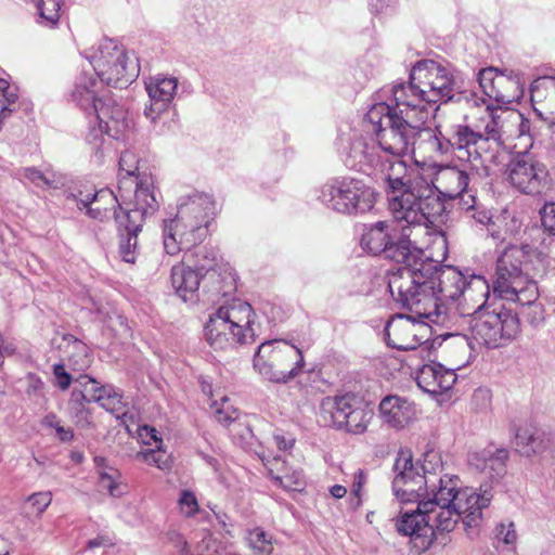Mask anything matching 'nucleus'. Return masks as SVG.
Here are the masks:
<instances>
[{"label":"nucleus","mask_w":555,"mask_h":555,"mask_svg":"<svg viewBox=\"0 0 555 555\" xmlns=\"http://www.w3.org/2000/svg\"><path fill=\"white\" fill-rule=\"evenodd\" d=\"M392 472L396 499L417 504L415 509L401 511L396 520L397 531L410 537L417 553L427 551L434 541L446 545L460 518L466 531L477 528L493 498L488 487H481V493L460 488L457 476L443 474L441 456L434 450L424 453L422 463H414L410 451H400Z\"/></svg>","instance_id":"f257e3e1"},{"label":"nucleus","mask_w":555,"mask_h":555,"mask_svg":"<svg viewBox=\"0 0 555 555\" xmlns=\"http://www.w3.org/2000/svg\"><path fill=\"white\" fill-rule=\"evenodd\" d=\"M403 156L385 153L374 141L360 137L350 145L347 165L386 183L393 218L408 224L433 223L443 204L426 179L412 176Z\"/></svg>","instance_id":"f03ea898"},{"label":"nucleus","mask_w":555,"mask_h":555,"mask_svg":"<svg viewBox=\"0 0 555 555\" xmlns=\"http://www.w3.org/2000/svg\"><path fill=\"white\" fill-rule=\"evenodd\" d=\"M393 300L427 321L442 324L447 320V301H455L462 296L472 297L478 293V299L487 294V281L480 275H470L467 280L454 267L438 266L434 261H424L411 267H398L388 281Z\"/></svg>","instance_id":"7ed1b4c3"},{"label":"nucleus","mask_w":555,"mask_h":555,"mask_svg":"<svg viewBox=\"0 0 555 555\" xmlns=\"http://www.w3.org/2000/svg\"><path fill=\"white\" fill-rule=\"evenodd\" d=\"M397 99L406 109L405 115L416 120L429 118L431 106L438 101L464 100L477 104L472 93L455 92L453 75L441 64L433 60L418 61L411 69L408 82L398 83Z\"/></svg>","instance_id":"20e7f679"},{"label":"nucleus","mask_w":555,"mask_h":555,"mask_svg":"<svg viewBox=\"0 0 555 555\" xmlns=\"http://www.w3.org/2000/svg\"><path fill=\"white\" fill-rule=\"evenodd\" d=\"M216 216V202L210 194L193 191L181 195L173 218L164 220L163 244L168 255L191 249L207 236Z\"/></svg>","instance_id":"39448f33"},{"label":"nucleus","mask_w":555,"mask_h":555,"mask_svg":"<svg viewBox=\"0 0 555 555\" xmlns=\"http://www.w3.org/2000/svg\"><path fill=\"white\" fill-rule=\"evenodd\" d=\"M400 118H402L400 116ZM428 118L400 119L399 126L384 133V146L393 155L412 154L423 163L436 162L449 152L456 154V125L424 127Z\"/></svg>","instance_id":"423d86ee"},{"label":"nucleus","mask_w":555,"mask_h":555,"mask_svg":"<svg viewBox=\"0 0 555 555\" xmlns=\"http://www.w3.org/2000/svg\"><path fill=\"white\" fill-rule=\"evenodd\" d=\"M428 224H408L405 221H378L361 237V246L373 255L383 254L399 267L417 264L424 251L416 245V232L427 233Z\"/></svg>","instance_id":"0eeeda50"},{"label":"nucleus","mask_w":555,"mask_h":555,"mask_svg":"<svg viewBox=\"0 0 555 555\" xmlns=\"http://www.w3.org/2000/svg\"><path fill=\"white\" fill-rule=\"evenodd\" d=\"M531 251L529 245L509 246L496 260L493 292L505 300L532 306L539 298L537 282L522 271Z\"/></svg>","instance_id":"6e6552de"},{"label":"nucleus","mask_w":555,"mask_h":555,"mask_svg":"<svg viewBox=\"0 0 555 555\" xmlns=\"http://www.w3.org/2000/svg\"><path fill=\"white\" fill-rule=\"evenodd\" d=\"M378 193L356 178H336L320 189L319 199L328 209L346 216L362 215L373 209Z\"/></svg>","instance_id":"1a4fd4ad"},{"label":"nucleus","mask_w":555,"mask_h":555,"mask_svg":"<svg viewBox=\"0 0 555 555\" xmlns=\"http://www.w3.org/2000/svg\"><path fill=\"white\" fill-rule=\"evenodd\" d=\"M159 209L156 194L150 178L145 177L137 184L133 207L124 214V224L119 225V255L125 262L134 263L138 256V234L146 218Z\"/></svg>","instance_id":"9d476101"},{"label":"nucleus","mask_w":555,"mask_h":555,"mask_svg":"<svg viewBox=\"0 0 555 555\" xmlns=\"http://www.w3.org/2000/svg\"><path fill=\"white\" fill-rule=\"evenodd\" d=\"M254 369L266 379L286 383L296 377L305 365L302 352L285 340H266L257 349Z\"/></svg>","instance_id":"9b49d317"},{"label":"nucleus","mask_w":555,"mask_h":555,"mask_svg":"<svg viewBox=\"0 0 555 555\" xmlns=\"http://www.w3.org/2000/svg\"><path fill=\"white\" fill-rule=\"evenodd\" d=\"M88 57L101 82L114 88L127 87L140 73L138 60L114 39H103Z\"/></svg>","instance_id":"f8f14e48"},{"label":"nucleus","mask_w":555,"mask_h":555,"mask_svg":"<svg viewBox=\"0 0 555 555\" xmlns=\"http://www.w3.org/2000/svg\"><path fill=\"white\" fill-rule=\"evenodd\" d=\"M472 337L487 348H499L512 341L520 330L518 314L504 306L467 311Z\"/></svg>","instance_id":"ddd939ff"},{"label":"nucleus","mask_w":555,"mask_h":555,"mask_svg":"<svg viewBox=\"0 0 555 555\" xmlns=\"http://www.w3.org/2000/svg\"><path fill=\"white\" fill-rule=\"evenodd\" d=\"M373 416L353 396L327 397L320 405V421L350 434H362Z\"/></svg>","instance_id":"4468645a"},{"label":"nucleus","mask_w":555,"mask_h":555,"mask_svg":"<svg viewBox=\"0 0 555 555\" xmlns=\"http://www.w3.org/2000/svg\"><path fill=\"white\" fill-rule=\"evenodd\" d=\"M426 318L396 314L385 326L387 345L398 350H414L428 341L429 326L424 322Z\"/></svg>","instance_id":"2eb2a0df"},{"label":"nucleus","mask_w":555,"mask_h":555,"mask_svg":"<svg viewBox=\"0 0 555 555\" xmlns=\"http://www.w3.org/2000/svg\"><path fill=\"white\" fill-rule=\"evenodd\" d=\"M508 179L518 191L538 195L550 188V173L546 166L530 154L514 158L508 165Z\"/></svg>","instance_id":"dca6fc26"},{"label":"nucleus","mask_w":555,"mask_h":555,"mask_svg":"<svg viewBox=\"0 0 555 555\" xmlns=\"http://www.w3.org/2000/svg\"><path fill=\"white\" fill-rule=\"evenodd\" d=\"M243 300L240 297L225 299L218 308L215 317H210L205 327V335L214 348H222V340L227 331L232 335L233 341H243Z\"/></svg>","instance_id":"f3484780"},{"label":"nucleus","mask_w":555,"mask_h":555,"mask_svg":"<svg viewBox=\"0 0 555 555\" xmlns=\"http://www.w3.org/2000/svg\"><path fill=\"white\" fill-rule=\"evenodd\" d=\"M98 127H92L87 135V141L96 152L104 142V134L118 139L129 127L126 108L114 100L107 99L92 115ZM92 120H90V124Z\"/></svg>","instance_id":"a211bd4d"},{"label":"nucleus","mask_w":555,"mask_h":555,"mask_svg":"<svg viewBox=\"0 0 555 555\" xmlns=\"http://www.w3.org/2000/svg\"><path fill=\"white\" fill-rule=\"evenodd\" d=\"M456 156L461 160L474 163L481 159H493L503 141L485 137L480 131L473 130L464 124L456 125Z\"/></svg>","instance_id":"6ab92c4d"},{"label":"nucleus","mask_w":555,"mask_h":555,"mask_svg":"<svg viewBox=\"0 0 555 555\" xmlns=\"http://www.w3.org/2000/svg\"><path fill=\"white\" fill-rule=\"evenodd\" d=\"M399 89L398 83L393 85L390 88L391 100L389 103H377L374 104L369 112L366 113V119L375 126L374 131L377 137V146H380L382 150L387 153L386 145L384 146V133L386 131L391 130L396 126H399L400 116L401 119H410L411 121H416L414 117H411L410 114L405 115L406 109L401 105V100L397 99Z\"/></svg>","instance_id":"aec40b11"},{"label":"nucleus","mask_w":555,"mask_h":555,"mask_svg":"<svg viewBox=\"0 0 555 555\" xmlns=\"http://www.w3.org/2000/svg\"><path fill=\"white\" fill-rule=\"evenodd\" d=\"M77 207L82 210L87 209V214L93 219H108L115 218L118 225L124 224V214L127 209L122 208V204L116 195L109 189H102L94 193L73 195Z\"/></svg>","instance_id":"412c9836"},{"label":"nucleus","mask_w":555,"mask_h":555,"mask_svg":"<svg viewBox=\"0 0 555 555\" xmlns=\"http://www.w3.org/2000/svg\"><path fill=\"white\" fill-rule=\"evenodd\" d=\"M478 81L483 93L498 103L509 104L521 95L519 79L499 73L493 67L481 69Z\"/></svg>","instance_id":"4be33fe9"},{"label":"nucleus","mask_w":555,"mask_h":555,"mask_svg":"<svg viewBox=\"0 0 555 555\" xmlns=\"http://www.w3.org/2000/svg\"><path fill=\"white\" fill-rule=\"evenodd\" d=\"M178 88V79L175 77H165L157 75L151 77L145 82V89L151 100L150 106H146L144 114L152 122L164 113L173 100Z\"/></svg>","instance_id":"5701e85b"},{"label":"nucleus","mask_w":555,"mask_h":555,"mask_svg":"<svg viewBox=\"0 0 555 555\" xmlns=\"http://www.w3.org/2000/svg\"><path fill=\"white\" fill-rule=\"evenodd\" d=\"M456 382L454 370L446 369L440 363L424 364L416 373V383L424 391L433 396L441 395L452 388Z\"/></svg>","instance_id":"b1692460"},{"label":"nucleus","mask_w":555,"mask_h":555,"mask_svg":"<svg viewBox=\"0 0 555 555\" xmlns=\"http://www.w3.org/2000/svg\"><path fill=\"white\" fill-rule=\"evenodd\" d=\"M75 384L83 390L91 402H96L109 413H116L121 409L122 395L113 385H101L89 375H80Z\"/></svg>","instance_id":"393cba45"},{"label":"nucleus","mask_w":555,"mask_h":555,"mask_svg":"<svg viewBox=\"0 0 555 555\" xmlns=\"http://www.w3.org/2000/svg\"><path fill=\"white\" fill-rule=\"evenodd\" d=\"M506 449H485L469 454L468 462L476 469L485 473L489 479L498 482L506 475V463L508 461Z\"/></svg>","instance_id":"a878e982"},{"label":"nucleus","mask_w":555,"mask_h":555,"mask_svg":"<svg viewBox=\"0 0 555 555\" xmlns=\"http://www.w3.org/2000/svg\"><path fill=\"white\" fill-rule=\"evenodd\" d=\"M170 279L172 287L183 301L197 300V292L203 280L198 271L183 261L172 267Z\"/></svg>","instance_id":"bb28decb"},{"label":"nucleus","mask_w":555,"mask_h":555,"mask_svg":"<svg viewBox=\"0 0 555 555\" xmlns=\"http://www.w3.org/2000/svg\"><path fill=\"white\" fill-rule=\"evenodd\" d=\"M254 454L258 456V459L262 462L263 466L267 468L268 474L281 487L289 491H299L304 488L305 480L301 470H292L288 467L285 474H280V469H276V475L274 474V466H276L278 464H282L283 467L285 466V457H282L280 455L271 457V455L267 453L262 447L261 450H255Z\"/></svg>","instance_id":"cd10ccee"},{"label":"nucleus","mask_w":555,"mask_h":555,"mask_svg":"<svg viewBox=\"0 0 555 555\" xmlns=\"http://www.w3.org/2000/svg\"><path fill=\"white\" fill-rule=\"evenodd\" d=\"M383 420L393 428H403L415 416L414 404L398 396H387L379 403Z\"/></svg>","instance_id":"c85d7f7f"},{"label":"nucleus","mask_w":555,"mask_h":555,"mask_svg":"<svg viewBox=\"0 0 555 555\" xmlns=\"http://www.w3.org/2000/svg\"><path fill=\"white\" fill-rule=\"evenodd\" d=\"M468 175L465 170L457 167H446L439 170L436 175V182L430 183L435 190V194L439 197L442 196L453 199L464 193L468 186Z\"/></svg>","instance_id":"c756f323"},{"label":"nucleus","mask_w":555,"mask_h":555,"mask_svg":"<svg viewBox=\"0 0 555 555\" xmlns=\"http://www.w3.org/2000/svg\"><path fill=\"white\" fill-rule=\"evenodd\" d=\"M99 81L93 74H81L75 83V88L72 92V100L88 116H92L99 106L104 102L98 98Z\"/></svg>","instance_id":"7c9ffc66"},{"label":"nucleus","mask_w":555,"mask_h":555,"mask_svg":"<svg viewBox=\"0 0 555 555\" xmlns=\"http://www.w3.org/2000/svg\"><path fill=\"white\" fill-rule=\"evenodd\" d=\"M183 256V261L189 263L194 270L203 275V281H215L218 278V270L222 260H218V254L212 247L202 246L190 253V249Z\"/></svg>","instance_id":"2f4dec72"},{"label":"nucleus","mask_w":555,"mask_h":555,"mask_svg":"<svg viewBox=\"0 0 555 555\" xmlns=\"http://www.w3.org/2000/svg\"><path fill=\"white\" fill-rule=\"evenodd\" d=\"M552 443L550 434L532 426H520L515 434L517 451L525 456L540 454L548 449Z\"/></svg>","instance_id":"473e14b6"},{"label":"nucleus","mask_w":555,"mask_h":555,"mask_svg":"<svg viewBox=\"0 0 555 555\" xmlns=\"http://www.w3.org/2000/svg\"><path fill=\"white\" fill-rule=\"evenodd\" d=\"M119 170L120 172H125V176L119 180L118 191L120 193V198L124 201L125 195L122 194V191L126 189H130L134 185L137 188L138 182H140L141 179L145 178L146 175H138L135 176V172L138 171V159L137 156L130 152L126 151L121 153L119 158ZM147 178L151 179L152 185L154 186V181L151 176H147ZM137 189L134 190V192ZM153 192L155 193V189L153 188Z\"/></svg>","instance_id":"72a5a7b5"},{"label":"nucleus","mask_w":555,"mask_h":555,"mask_svg":"<svg viewBox=\"0 0 555 555\" xmlns=\"http://www.w3.org/2000/svg\"><path fill=\"white\" fill-rule=\"evenodd\" d=\"M218 278L215 281H208L212 285V293L228 298L237 289V274L230 263H221L218 270Z\"/></svg>","instance_id":"f704fd0d"},{"label":"nucleus","mask_w":555,"mask_h":555,"mask_svg":"<svg viewBox=\"0 0 555 555\" xmlns=\"http://www.w3.org/2000/svg\"><path fill=\"white\" fill-rule=\"evenodd\" d=\"M21 176L29 183L42 190L56 189L61 183L59 177L53 171H41L35 167L23 168Z\"/></svg>","instance_id":"c9c22d12"},{"label":"nucleus","mask_w":555,"mask_h":555,"mask_svg":"<svg viewBox=\"0 0 555 555\" xmlns=\"http://www.w3.org/2000/svg\"><path fill=\"white\" fill-rule=\"evenodd\" d=\"M38 10V23L46 27H54L60 21L61 0H33Z\"/></svg>","instance_id":"e433bc0d"},{"label":"nucleus","mask_w":555,"mask_h":555,"mask_svg":"<svg viewBox=\"0 0 555 555\" xmlns=\"http://www.w3.org/2000/svg\"><path fill=\"white\" fill-rule=\"evenodd\" d=\"M134 459L162 470H168L171 467L170 455L163 450V444H156L154 449L139 451Z\"/></svg>","instance_id":"4c0bfd02"},{"label":"nucleus","mask_w":555,"mask_h":555,"mask_svg":"<svg viewBox=\"0 0 555 555\" xmlns=\"http://www.w3.org/2000/svg\"><path fill=\"white\" fill-rule=\"evenodd\" d=\"M531 100L532 102H543L552 108V104H555V78L543 77L534 81L531 87Z\"/></svg>","instance_id":"58836bf2"},{"label":"nucleus","mask_w":555,"mask_h":555,"mask_svg":"<svg viewBox=\"0 0 555 555\" xmlns=\"http://www.w3.org/2000/svg\"><path fill=\"white\" fill-rule=\"evenodd\" d=\"M99 486L114 498H120L127 491V486L121 482V475L116 469L100 473Z\"/></svg>","instance_id":"ea45409f"},{"label":"nucleus","mask_w":555,"mask_h":555,"mask_svg":"<svg viewBox=\"0 0 555 555\" xmlns=\"http://www.w3.org/2000/svg\"><path fill=\"white\" fill-rule=\"evenodd\" d=\"M504 112L494 108L491 109L490 106L486 107L485 114L486 116L481 117L483 121H486L485 130L481 132L485 137H489L492 140L502 141V114Z\"/></svg>","instance_id":"a19ab883"},{"label":"nucleus","mask_w":555,"mask_h":555,"mask_svg":"<svg viewBox=\"0 0 555 555\" xmlns=\"http://www.w3.org/2000/svg\"><path fill=\"white\" fill-rule=\"evenodd\" d=\"M248 545L255 555H270L273 551L272 538L261 528L249 531Z\"/></svg>","instance_id":"79ce46f5"},{"label":"nucleus","mask_w":555,"mask_h":555,"mask_svg":"<svg viewBox=\"0 0 555 555\" xmlns=\"http://www.w3.org/2000/svg\"><path fill=\"white\" fill-rule=\"evenodd\" d=\"M72 348L73 352L68 357L69 366L75 371H83L88 369L91 363V359L88 353L87 346L79 340H74Z\"/></svg>","instance_id":"37998d69"},{"label":"nucleus","mask_w":555,"mask_h":555,"mask_svg":"<svg viewBox=\"0 0 555 555\" xmlns=\"http://www.w3.org/2000/svg\"><path fill=\"white\" fill-rule=\"evenodd\" d=\"M245 310H248L247 313V323L245 324V341L247 338L250 339L251 343L256 340L262 334V325L259 320L258 314L254 311L251 306L245 301Z\"/></svg>","instance_id":"c03bdc74"},{"label":"nucleus","mask_w":555,"mask_h":555,"mask_svg":"<svg viewBox=\"0 0 555 555\" xmlns=\"http://www.w3.org/2000/svg\"><path fill=\"white\" fill-rule=\"evenodd\" d=\"M52 494L51 492H38L28 496V504L31 508V514L40 516L47 507L51 504Z\"/></svg>","instance_id":"a18cd8bd"},{"label":"nucleus","mask_w":555,"mask_h":555,"mask_svg":"<svg viewBox=\"0 0 555 555\" xmlns=\"http://www.w3.org/2000/svg\"><path fill=\"white\" fill-rule=\"evenodd\" d=\"M489 295H490V286L487 283V294H485L481 297V299H478V293H476V292L472 293L470 296H473V297L462 296L461 298L466 305H468L469 302H473V305L470 307L464 308L462 310V313L464 315H467V311H470V313H476V311H479L481 309H489V307L487 306V300L489 298Z\"/></svg>","instance_id":"49530a36"},{"label":"nucleus","mask_w":555,"mask_h":555,"mask_svg":"<svg viewBox=\"0 0 555 555\" xmlns=\"http://www.w3.org/2000/svg\"><path fill=\"white\" fill-rule=\"evenodd\" d=\"M540 217L543 229L555 236V203H546L540 209Z\"/></svg>","instance_id":"de8ad7c7"},{"label":"nucleus","mask_w":555,"mask_h":555,"mask_svg":"<svg viewBox=\"0 0 555 555\" xmlns=\"http://www.w3.org/2000/svg\"><path fill=\"white\" fill-rule=\"evenodd\" d=\"M181 512L186 517L194 516L198 511V503L193 492L184 490L179 499Z\"/></svg>","instance_id":"09e8293b"},{"label":"nucleus","mask_w":555,"mask_h":555,"mask_svg":"<svg viewBox=\"0 0 555 555\" xmlns=\"http://www.w3.org/2000/svg\"><path fill=\"white\" fill-rule=\"evenodd\" d=\"M495 537L499 541L509 545L514 544L517 539L515 525L512 521L501 522L495 528Z\"/></svg>","instance_id":"8fccbe9b"},{"label":"nucleus","mask_w":555,"mask_h":555,"mask_svg":"<svg viewBox=\"0 0 555 555\" xmlns=\"http://www.w3.org/2000/svg\"><path fill=\"white\" fill-rule=\"evenodd\" d=\"M54 385L61 390H67L73 383L72 375L65 370L64 363L53 365Z\"/></svg>","instance_id":"3c124183"},{"label":"nucleus","mask_w":555,"mask_h":555,"mask_svg":"<svg viewBox=\"0 0 555 555\" xmlns=\"http://www.w3.org/2000/svg\"><path fill=\"white\" fill-rule=\"evenodd\" d=\"M366 477L363 470L359 469L354 474L353 483L351 487V503L354 507H358L361 504V491L363 489Z\"/></svg>","instance_id":"603ef678"},{"label":"nucleus","mask_w":555,"mask_h":555,"mask_svg":"<svg viewBox=\"0 0 555 555\" xmlns=\"http://www.w3.org/2000/svg\"><path fill=\"white\" fill-rule=\"evenodd\" d=\"M138 435L140 437V439L142 440V442L146 446H151L152 442H154L155 446L163 444L162 437L159 436L156 428H154L152 426H149V425L139 426Z\"/></svg>","instance_id":"864d4df0"},{"label":"nucleus","mask_w":555,"mask_h":555,"mask_svg":"<svg viewBox=\"0 0 555 555\" xmlns=\"http://www.w3.org/2000/svg\"><path fill=\"white\" fill-rule=\"evenodd\" d=\"M70 415L75 418L76 423L87 427L91 425V414L86 405L68 406Z\"/></svg>","instance_id":"5fc2aeb1"},{"label":"nucleus","mask_w":555,"mask_h":555,"mask_svg":"<svg viewBox=\"0 0 555 555\" xmlns=\"http://www.w3.org/2000/svg\"><path fill=\"white\" fill-rule=\"evenodd\" d=\"M70 415L75 418L76 423L87 427L91 425V414L86 405L68 406Z\"/></svg>","instance_id":"6e6d98bb"},{"label":"nucleus","mask_w":555,"mask_h":555,"mask_svg":"<svg viewBox=\"0 0 555 555\" xmlns=\"http://www.w3.org/2000/svg\"><path fill=\"white\" fill-rule=\"evenodd\" d=\"M91 403L89 398L85 395L83 390L79 386L75 384V387L70 393V398L68 400V406H80Z\"/></svg>","instance_id":"4d7b16f0"},{"label":"nucleus","mask_w":555,"mask_h":555,"mask_svg":"<svg viewBox=\"0 0 555 555\" xmlns=\"http://www.w3.org/2000/svg\"><path fill=\"white\" fill-rule=\"evenodd\" d=\"M467 218L474 219L477 223L488 225L491 222V215L487 209L480 208L479 205L475 209H470Z\"/></svg>","instance_id":"13d9d810"},{"label":"nucleus","mask_w":555,"mask_h":555,"mask_svg":"<svg viewBox=\"0 0 555 555\" xmlns=\"http://www.w3.org/2000/svg\"><path fill=\"white\" fill-rule=\"evenodd\" d=\"M222 401V408L217 410L218 421L225 424H230L231 422L236 421L240 416V412L237 410H233L231 414L228 413V406L225 405L228 399L223 398Z\"/></svg>","instance_id":"bf43d9fd"},{"label":"nucleus","mask_w":555,"mask_h":555,"mask_svg":"<svg viewBox=\"0 0 555 555\" xmlns=\"http://www.w3.org/2000/svg\"><path fill=\"white\" fill-rule=\"evenodd\" d=\"M473 402L479 409H486L490 403V391L487 389H477L473 395Z\"/></svg>","instance_id":"052dcab7"},{"label":"nucleus","mask_w":555,"mask_h":555,"mask_svg":"<svg viewBox=\"0 0 555 555\" xmlns=\"http://www.w3.org/2000/svg\"><path fill=\"white\" fill-rule=\"evenodd\" d=\"M457 197H460V205L466 211V215H469L470 209L473 210L478 206L476 197L468 193L467 190Z\"/></svg>","instance_id":"680f3d73"},{"label":"nucleus","mask_w":555,"mask_h":555,"mask_svg":"<svg viewBox=\"0 0 555 555\" xmlns=\"http://www.w3.org/2000/svg\"><path fill=\"white\" fill-rule=\"evenodd\" d=\"M273 439L275 441L278 449L281 451L292 450L295 444V439L292 436L275 434Z\"/></svg>","instance_id":"e2e57ef3"},{"label":"nucleus","mask_w":555,"mask_h":555,"mask_svg":"<svg viewBox=\"0 0 555 555\" xmlns=\"http://www.w3.org/2000/svg\"><path fill=\"white\" fill-rule=\"evenodd\" d=\"M395 4L396 0H376L371 4V8L374 14H384L387 13L388 9L393 8Z\"/></svg>","instance_id":"0e129e2a"},{"label":"nucleus","mask_w":555,"mask_h":555,"mask_svg":"<svg viewBox=\"0 0 555 555\" xmlns=\"http://www.w3.org/2000/svg\"><path fill=\"white\" fill-rule=\"evenodd\" d=\"M117 420L120 421V425L125 426V428L130 431V423H133V415L128 411H124V403L121 402V409L113 413Z\"/></svg>","instance_id":"69168bd1"},{"label":"nucleus","mask_w":555,"mask_h":555,"mask_svg":"<svg viewBox=\"0 0 555 555\" xmlns=\"http://www.w3.org/2000/svg\"><path fill=\"white\" fill-rule=\"evenodd\" d=\"M16 350V346L7 339H4L2 336H0V357L4 356H12L14 354Z\"/></svg>","instance_id":"338daca9"},{"label":"nucleus","mask_w":555,"mask_h":555,"mask_svg":"<svg viewBox=\"0 0 555 555\" xmlns=\"http://www.w3.org/2000/svg\"><path fill=\"white\" fill-rule=\"evenodd\" d=\"M56 434L61 441L68 442L74 438V431L72 428H65L61 426L60 424L55 425Z\"/></svg>","instance_id":"774afa93"}]
</instances>
